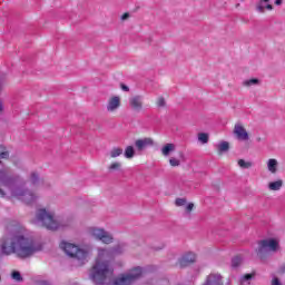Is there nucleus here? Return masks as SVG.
Here are the masks:
<instances>
[{
    "label": "nucleus",
    "mask_w": 285,
    "mask_h": 285,
    "mask_svg": "<svg viewBox=\"0 0 285 285\" xmlns=\"http://www.w3.org/2000/svg\"><path fill=\"white\" fill-rule=\"evenodd\" d=\"M277 250H279V238L269 237L257 243V246L255 247V255L258 259H264L268 253H277Z\"/></svg>",
    "instance_id": "423d86ee"
},
{
    "label": "nucleus",
    "mask_w": 285,
    "mask_h": 285,
    "mask_svg": "<svg viewBox=\"0 0 285 285\" xmlns=\"http://www.w3.org/2000/svg\"><path fill=\"white\" fill-rule=\"evenodd\" d=\"M233 135L237 141H242L243 144H248V141H250V134L242 122L235 124Z\"/></svg>",
    "instance_id": "6e6552de"
},
{
    "label": "nucleus",
    "mask_w": 285,
    "mask_h": 285,
    "mask_svg": "<svg viewBox=\"0 0 285 285\" xmlns=\"http://www.w3.org/2000/svg\"><path fill=\"white\" fill-rule=\"evenodd\" d=\"M124 155H125V158H126V159H132V157H135V147H132V146H127V147L125 148Z\"/></svg>",
    "instance_id": "4be33fe9"
},
{
    "label": "nucleus",
    "mask_w": 285,
    "mask_h": 285,
    "mask_svg": "<svg viewBox=\"0 0 285 285\" xmlns=\"http://www.w3.org/2000/svg\"><path fill=\"white\" fill-rule=\"evenodd\" d=\"M135 146H136L137 150L139 153H141V150H146V148H148V146H155V140H153V138L137 139L135 141Z\"/></svg>",
    "instance_id": "9b49d317"
},
{
    "label": "nucleus",
    "mask_w": 285,
    "mask_h": 285,
    "mask_svg": "<svg viewBox=\"0 0 285 285\" xmlns=\"http://www.w3.org/2000/svg\"><path fill=\"white\" fill-rule=\"evenodd\" d=\"M129 106L134 112H141L144 110V98L141 96H134L129 99Z\"/></svg>",
    "instance_id": "9d476101"
},
{
    "label": "nucleus",
    "mask_w": 285,
    "mask_h": 285,
    "mask_svg": "<svg viewBox=\"0 0 285 285\" xmlns=\"http://www.w3.org/2000/svg\"><path fill=\"white\" fill-rule=\"evenodd\" d=\"M120 88L124 92H130V88L124 83L120 85Z\"/></svg>",
    "instance_id": "f704fd0d"
},
{
    "label": "nucleus",
    "mask_w": 285,
    "mask_h": 285,
    "mask_svg": "<svg viewBox=\"0 0 285 285\" xmlns=\"http://www.w3.org/2000/svg\"><path fill=\"white\" fill-rule=\"evenodd\" d=\"M196 261H197V255H195V253L189 252L181 256L180 266H188L189 264H195Z\"/></svg>",
    "instance_id": "f8f14e48"
},
{
    "label": "nucleus",
    "mask_w": 285,
    "mask_h": 285,
    "mask_svg": "<svg viewBox=\"0 0 285 285\" xmlns=\"http://www.w3.org/2000/svg\"><path fill=\"white\" fill-rule=\"evenodd\" d=\"M169 166H171V168H177V167L181 166V159H179L177 157H170Z\"/></svg>",
    "instance_id": "a878e982"
},
{
    "label": "nucleus",
    "mask_w": 285,
    "mask_h": 285,
    "mask_svg": "<svg viewBox=\"0 0 285 285\" xmlns=\"http://www.w3.org/2000/svg\"><path fill=\"white\" fill-rule=\"evenodd\" d=\"M108 155H109V157L111 159H117V157H121V155H124V148H121V147H114V148L110 149Z\"/></svg>",
    "instance_id": "6ab92c4d"
},
{
    "label": "nucleus",
    "mask_w": 285,
    "mask_h": 285,
    "mask_svg": "<svg viewBox=\"0 0 285 285\" xmlns=\"http://www.w3.org/2000/svg\"><path fill=\"white\" fill-rule=\"evenodd\" d=\"M175 204H176V206H186V199L185 198H177Z\"/></svg>",
    "instance_id": "473e14b6"
},
{
    "label": "nucleus",
    "mask_w": 285,
    "mask_h": 285,
    "mask_svg": "<svg viewBox=\"0 0 285 285\" xmlns=\"http://www.w3.org/2000/svg\"><path fill=\"white\" fill-rule=\"evenodd\" d=\"M253 277H255V274H245L239 279V285H250V282H253Z\"/></svg>",
    "instance_id": "aec40b11"
},
{
    "label": "nucleus",
    "mask_w": 285,
    "mask_h": 285,
    "mask_svg": "<svg viewBox=\"0 0 285 285\" xmlns=\"http://www.w3.org/2000/svg\"><path fill=\"white\" fill-rule=\"evenodd\" d=\"M108 170L110 173H116V171H119L121 170V163L119 161H115V163H111L108 167Z\"/></svg>",
    "instance_id": "393cba45"
},
{
    "label": "nucleus",
    "mask_w": 285,
    "mask_h": 285,
    "mask_svg": "<svg viewBox=\"0 0 285 285\" xmlns=\"http://www.w3.org/2000/svg\"><path fill=\"white\" fill-rule=\"evenodd\" d=\"M40 285H52V284H50V282H48V281H42V282H40Z\"/></svg>",
    "instance_id": "4c0bfd02"
},
{
    "label": "nucleus",
    "mask_w": 285,
    "mask_h": 285,
    "mask_svg": "<svg viewBox=\"0 0 285 285\" xmlns=\"http://www.w3.org/2000/svg\"><path fill=\"white\" fill-rule=\"evenodd\" d=\"M116 253H121L117 248H98V256L96 264L89 273V277L94 284L98 285H132L137 279L144 275L142 267H134L127 273L120 274L112 279V267H110V259L115 257Z\"/></svg>",
    "instance_id": "f257e3e1"
},
{
    "label": "nucleus",
    "mask_w": 285,
    "mask_h": 285,
    "mask_svg": "<svg viewBox=\"0 0 285 285\" xmlns=\"http://www.w3.org/2000/svg\"><path fill=\"white\" fill-rule=\"evenodd\" d=\"M197 138H198L199 144L206 145V144H208L210 136L206 132H199L197 135Z\"/></svg>",
    "instance_id": "412c9836"
},
{
    "label": "nucleus",
    "mask_w": 285,
    "mask_h": 285,
    "mask_svg": "<svg viewBox=\"0 0 285 285\" xmlns=\"http://www.w3.org/2000/svg\"><path fill=\"white\" fill-rule=\"evenodd\" d=\"M1 110H3V106L0 105V112H1Z\"/></svg>",
    "instance_id": "a19ab883"
},
{
    "label": "nucleus",
    "mask_w": 285,
    "mask_h": 285,
    "mask_svg": "<svg viewBox=\"0 0 285 285\" xmlns=\"http://www.w3.org/2000/svg\"><path fill=\"white\" fill-rule=\"evenodd\" d=\"M88 233L90 237H94V239H97L102 244H112V242H115V237L112 236V234L104 228L90 227L88 229Z\"/></svg>",
    "instance_id": "0eeeda50"
},
{
    "label": "nucleus",
    "mask_w": 285,
    "mask_h": 285,
    "mask_svg": "<svg viewBox=\"0 0 285 285\" xmlns=\"http://www.w3.org/2000/svg\"><path fill=\"white\" fill-rule=\"evenodd\" d=\"M283 0H275V6H282Z\"/></svg>",
    "instance_id": "58836bf2"
},
{
    "label": "nucleus",
    "mask_w": 285,
    "mask_h": 285,
    "mask_svg": "<svg viewBox=\"0 0 285 285\" xmlns=\"http://www.w3.org/2000/svg\"><path fill=\"white\" fill-rule=\"evenodd\" d=\"M256 10L264 13L266 10H273V4H271V0H259L256 4Z\"/></svg>",
    "instance_id": "dca6fc26"
},
{
    "label": "nucleus",
    "mask_w": 285,
    "mask_h": 285,
    "mask_svg": "<svg viewBox=\"0 0 285 285\" xmlns=\"http://www.w3.org/2000/svg\"><path fill=\"white\" fill-rule=\"evenodd\" d=\"M216 148H217L218 155H222L230 150V144L228 141H220L216 145Z\"/></svg>",
    "instance_id": "a211bd4d"
},
{
    "label": "nucleus",
    "mask_w": 285,
    "mask_h": 285,
    "mask_svg": "<svg viewBox=\"0 0 285 285\" xmlns=\"http://www.w3.org/2000/svg\"><path fill=\"white\" fill-rule=\"evenodd\" d=\"M267 170L271 175H277V170H279V161L275 158H269L266 161Z\"/></svg>",
    "instance_id": "ddd939ff"
},
{
    "label": "nucleus",
    "mask_w": 285,
    "mask_h": 285,
    "mask_svg": "<svg viewBox=\"0 0 285 285\" xmlns=\"http://www.w3.org/2000/svg\"><path fill=\"white\" fill-rule=\"evenodd\" d=\"M175 150H177V145L173 142H167L160 148L163 157H170V155L175 153Z\"/></svg>",
    "instance_id": "2eb2a0df"
},
{
    "label": "nucleus",
    "mask_w": 285,
    "mask_h": 285,
    "mask_svg": "<svg viewBox=\"0 0 285 285\" xmlns=\"http://www.w3.org/2000/svg\"><path fill=\"white\" fill-rule=\"evenodd\" d=\"M29 180L32 183V184H39V174L33 171L30 174V177H29Z\"/></svg>",
    "instance_id": "c85d7f7f"
},
{
    "label": "nucleus",
    "mask_w": 285,
    "mask_h": 285,
    "mask_svg": "<svg viewBox=\"0 0 285 285\" xmlns=\"http://www.w3.org/2000/svg\"><path fill=\"white\" fill-rule=\"evenodd\" d=\"M0 195H9L11 199H19L23 204H35L39 199V194L14 185V179L6 170H0Z\"/></svg>",
    "instance_id": "7ed1b4c3"
},
{
    "label": "nucleus",
    "mask_w": 285,
    "mask_h": 285,
    "mask_svg": "<svg viewBox=\"0 0 285 285\" xmlns=\"http://www.w3.org/2000/svg\"><path fill=\"white\" fill-rule=\"evenodd\" d=\"M8 157H10V154L3 146H0V159H8Z\"/></svg>",
    "instance_id": "c756f323"
},
{
    "label": "nucleus",
    "mask_w": 285,
    "mask_h": 285,
    "mask_svg": "<svg viewBox=\"0 0 285 285\" xmlns=\"http://www.w3.org/2000/svg\"><path fill=\"white\" fill-rule=\"evenodd\" d=\"M0 282H1V275H0Z\"/></svg>",
    "instance_id": "79ce46f5"
},
{
    "label": "nucleus",
    "mask_w": 285,
    "mask_h": 285,
    "mask_svg": "<svg viewBox=\"0 0 285 285\" xmlns=\"http://www.w3.org/2000/svg\"><path fill=\"white\" fill-rule=\"evenodd\" d=\"M32 222L36 226H42L47 230H61L72 226V220L57 216V212L52 206L37 209Z\"/></svg>",
    "instance_id": "20e7f679"
},
{
    "label": "nucleus",
    "mask_w": 285,
    "mask_h": 285,
    "mask_svg": "<svg viewBox=\"0 0 285 285\" xmlns=\"http://www.w3.org/2000/svg\"><path fill=\"white\" fill-rule=\"evenodd\" d=\"M155 285H170V282L168 279H158Z\"/></svg>",
    "instance_id": "72a5a7b5"
},
{
    "label": "nucleus",
    "mask_w": 285,
    "mask_h": 285,
    "mask_svg": "<svg viewBox=\"0 0 285 285\" xmlns=\"http://www.w3.org/2000/svg\"><path fill=\"white\" fill-rule=\"evenodd\" d=\"M130 18V13H124L121 16V21H126V19H129Z\"/></svg>",
    "instance_id": "e433bc0d"
},
{
    "label": "nucleus",
    "mask_w": 285,
    "mask_h": 285,
    "mask_svg": "<svg viewBox=\"0 0 285 285\" xmlns=\"http://www.w3.org/2000/svg\"><path fill=\"white\" fill-rule=\"evenodd\" d=\"M237 165L239 166V168L248 169L253 166V161L245 160V159H238Z\"/></svg>",
    "instance_id": "5701e85b"
},
{
    "label": "nucleus",
    "mask_w": 285,
    "mask_h": 285,
    "mask_svg": "<svg viewBox=\"0 0 285 285\" xmlns=\"http://www.w3.org/2000/svg\"><path fill=\"white\" fill-rule=\"evenodd\" d=\"M42 248L43 245L35 240L24 227H13L0 239L1 254L7 257L17 255L20 259H28Z\"/></svg>",
    "instance_id": "f03ea898"
},
{
    "label": "nucleus",
    "mask_w": 285,
    "mask_h": 285,
    "mask_svg": "<svg viewBox=\"0 0 285 285\" xmlns=\"http://www.w3.org/2000/svg\"><path fill=\"white\" fill-rule=\"evenodd\" d=\"M204 285H224V282L222 281V275L209 274Z\"/></svg>",
    "instance_id": "4468645a"
},
{
    "label": "nucleus",
    "mask_w": 285,
    "mask_h": 285,
    "mask_svg": "<svg viewBox=\"0 0 285 285\" xmlns=\"http://www.w3.org/2000/svg\"><path fill=\"white\" fill-rule=\"evenodd\" d=\"M272 285H282V282H279V278L274 277V278L272 279Z\"/></svg>",
    "instance_id": "c9c22d12"
},
{
    "label": "nucleus",
    "mask_w": 285,
    "mask_h": 285,
    "mask_svg": "<svg viewBox=\"0 0 285 285\" xmlns=\"http://www.w3.org/2000/svg\"><path fill=\"white\" fill-rule=\"evenodd\" d=\"M282 186H284V180L278 179L276 181L268 183L267 188L268 190L277 191V190H282Z\"/></svg>",
    "instance_id": "f3484780"
},
{
    "label": "nucleus",
    "mask_w": 285,
    "mask_h": 285,
    "mask_svg": "<svg viewBox=\"0 0 285 285\" xmlns=\"http://www.w3.org/2000/svg\"><path fill=\"white\" fill-rule=\"evenodd\" d=\"M60 248L63 249L68 257L78 262L79 266H83L90 258V255H92V247L90 245L79 246L75 243L62 242Z\"/></svg>",
    "instance_id": "39448f33"
},
{
    "label": "nucleus",
    "mask_w": 285,
    "mask_h": 285,
    "mask_svg": "<svg viewBox=\"0 0 285 285\" xmlns=\"http://www.w3.org/2000/svg\"><path fill=\"white\" fill-rule=\"evenodd\" d=\"M244 262V258L242 256H236L232 259V266L233 268H237V266H240L242 263Z\"/></svg>",
    "instance_id": "bb28decb"
},
{
    "label": "nucleus",
    "mask_w": 285,
    "mask_h": 285,
    "mask_svg": "<svg viewBox=\"0 0 285 285\" xmlns=\"http://www.w3.org/2000/svg\"><path fill=\"white\" fill-rule=\"evenodd\" d=\"M119 108H121V96H110L106 102V111L109 115H116V112H119Z\"/></svg>",
    "instance_id": "1a4fd4ad"
},
{
    "label": "nucleus",
    "mask_w": 285,
    "mask_h": 285,
    "mask_svg": "<svg viewBox=\"0 0 285 285\" xmlns=\"http://www.w3.org/2000/svg\"><path fill=\"white\" fill-rule=\"evenodd\" d=\"M258 83H259V79L257 78H252L243 81V86H245L246 88H250V86H257Z\"/></svg>",
    "instance_id": "b1692460"
},
{
    "label": "nucleus",
    "mask_w": 285,
    "mask_h": 285,
    "mask_svg": "<svg viewBox=\"0 0 285 285\" xmlns=\"http://www.w3.org/2000/svg\"><path fill=\"white\" fill-rule=\"evenodd\" d=\"M193 208H195V204L193 203L185 205V213H187V215H190V213H193Z\"/></svg>",
    "instance_id": "2f4dec72"
},
{
    "label": "nucleus",
    "mask_w": 285,
    "mask_h": 285,
    "mask_svg": "<svg viewBox=\"0 0 285 285\" xmlns=\"http://www.w3.org/2000/svg\"><path fill=\"white\" fill-rule=\"evenodd\" d=\"M156 106L158 108H166V99L164 97L157 98Z\"/></svg>",
    "instance_id": "7c9ffc66"
},
{
    "label": "nucleus",
    "mask_w": 285,
    "mask_h": 285,
    "mask_svg": "<svg viewBox=\"0 0 285 285\" xmlns=\"http://www.w3.org/2000/svg\"><path fill=\"white\" fill-rule=\"evenodd\" d=\"M3 90V83L0 81V92Z\"/></svg>",
    "instance_id": "ea45409f"
},
{
    "label": "nucleus",
    "mask_w": 285,
    "mask_h": 285,
    "mask_svg": "<svg viewBox=\"0 0 285 285\" xmlns=\"http://www.w3.org/2000/svg\"><path fill=\"white\" fill-rule=\"evenodd\" d=\"M11 277L12 279H14L16 282H23V277H21V273H19L18 271H13L11 273Z\"/></svg>",
    "instance_id": "cd10ccee"
}]
</instances>
